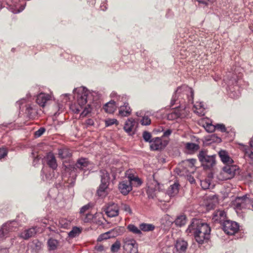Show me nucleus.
<instances>
[{
	"instance_id": "1",
	"label": "nucleus",
	"mask_w": 253,
	"mask_h": 253,
	"mask_svg": "<svg viewBox=\"0 0 253 253\" xmlns=\"http://www.w3.org/2000/svg\"><path fill=\"white\" fill-rule=\"evenodd\" d=\"M77 93V102L72 104L70 108L75 113H79L82 109L81 117H85L91 112L92 108L89 104L86 105L87 99L90 94L89 91L85 87L81 86L74 90Z\"/></svg>"
},
{
	"instance_id": "2",
	"label": "nucleus",
	"mask_w": 253,
	"mask_h": 253,
	"mask_svg": "<svg viewBox=\"0 0 253 253\" xmlns=\"http://www.w3.org/2000/svg\"><path fill=\"white\" fill-rule=\"evenodd\" d=\"M187 234H193L196 241L200 244L208 240L210 236L211 228L209 225L200 220L193 219L186 230Z\"/></svg>"
},
{
	"instance_id": "3",
	"label": "nucleus",
	"mask_w": 253,
	"mask_h": 253,
	"mask_svg": "<svg viewBox=\"0 0 253 253\" xmlns=\"http://www.w3.org/2000/svg\"><path fill=\"white\" fill-rule=\"evenodd\" d=\"M194 90L187 85H183L178 87L171 100V106L174 105L176 101L180 105L184 104L187 100L188 103H193Z\"/></svg>"
},
{
	"instance_id": "4",
	"label": "nucleus",
	"mask_w": 253,
	"mask_h": 253,
	"mask_svg": "<svg viewBox=\"0 0 253 253\" xmlns=\"http://www.w3.org/2000/svg\"><path fill=\"white\" fill-rule=\"evenodd\" d=\"M198 157L202 166L205 169H210L215 165V155H208L206 151H200Z\"/></svg>"
},
{
	"instance_id": "5",
	"label": "nucleus",
	"mask_w": 253,
	"mask_h": 253,
	"mask_svg": "<svg viewBox=\"0 0 253 253\" xmlns=\"http://www.w3.org/2000/svg\"><path fill=\"white\" fill-rule=\"evenodd\" d=\"M238 171V167L236 165H227L217 175L219 180H226L232 178Z\"/></svg>"
},
{
	"instance_id": "6",
	"label": "nucleus",
	"mask_w": 253,
	"mask_h": 253,
	"mask_svg": "<svg viewBox=\"0 0 253 253\" xmlns=\"http://www.w3.org/2000/svg\"><path fill=\"white\" fill-rule=\"evenodd\" d=\"M101 184L97 191V194L100 197H105L107 194V190L108 187L110 176L108 172L105 169L100 170Z\"/></svg>"
},
{
	"instance_id": "7",
	"label": "nucleus",
	"mask_w": 253,
	"mask_h": 253,
	"mask_svg": "<svg viewBox=\"0 0 253 253\" xmlns=\"http://www.w3.org/2000/svg\"><path fill=\"white\" fill-rule=\"evenodd\" d=\"M123 244L124 253H138V244L134 239L125 238Z\"/></svg>"
},
{
	"instance_id": "8",
	"label": "nucleus",
	"mask_w": 253,
	"mask_h": 253,
	"mask_svg": "<svg viewBox=\"0 0 253 253\" xmlns=\"http://www.w3.org/2000/svg\"><path fill=\"white\" fill-rule=\"evenodd\" d=\"M250 203L251 199L247 195H245L236 198L233 202V206L236 211L241 210L249 208Z\"/></svg>"
},
{
	"instance_id": "9",
	"label": "nucleus",
	"mask_w": 253,
	"mask_h": 253,
	"mask_svg": "<svg viewBox=\"0 0 253 253\" xmlns=\"http://www.w3.org/2000/svg\"><path fill=\"white\" fill-rule=\"evenodd\" d=\"M239 229L238 224L233 221L226 220L223 223V230L224 232L229 235L235 234Z\"/></svg>"
},
{
	"instance_id": "10",
	"label": "nucleus",
	"mask_w": 253,
	"mask_h": 253,
	"mask_svg": "<svg viewBox=\"0 0 253 253\" xmlns=\"http://www.w3.org/2000/svg\"><path fill=\"white\" fill-rule=\"evenodd\" d=\"M105 211L108 216L110 217H116L119 215V208L117 204L109 203L106 206Z\"/></svg>"
},
{
	"instance_id": "11",
	"label": "nucleus",
	"mask_w": 253,
	"mask_h": 253,
	"mask_svg": "<svg viewBox=\"0 0 253 253\" xmlns=\"http://www.w3.org/2000/svg\"><path fill=\"white\" fill-rule=\"evenodd\" d=\"M160 190V186L159 183L155 180H153V182L148 184V189L147 191V195L149 198L154 199L156 196V193Z\"/></svg>"
},
{
	"instance_id": "12",
	"label": "nucleus",
	"mask_w": 253,
	"mask_h": 253,
	"mask_svg": "<svg viewBox=\"0 0 253 253\" xmlns=\"http://www.w3.org/2000/svg\"><path fill=\"white\" fill-rule=\"evenodd\" d=\"M37 232V227L30 228L25 229L19 234V237L24 240H28L29 238L34 237Z\"/></svg>"
},
{
	"instance_id": "13",
	"label": "nucleus",
	"mask_w": 253,
	"mask_h": 253,
	"mask_svg": "<svg viewBox=\"0 0 253 253\" xmlns=\"http://www.w3.org/2000/svg\"><path fill=\"white\" fill-rule=\"evenodd\" d=\"M119 189L122 194L126 195L132 190L131 181L129 180L122 181L119 184Z\"/></svg>"
},
{
	"instance_id": "14",
	"label": "nucleus",
	"mask_w": 253,
	"mask_h": 253,
	"mask_svg": "<svg viewBox=\"0 0 253 253\" xmlns=\"http://www.w3.org/2000/svg\"><path fill=\"white\" fill-rule=\"evenodd\" d=\"M51 96L44 93H41L37 96L36 102L41 107H44L47 102L50 100Z\"/></svg>"
},
{
	"instance_id": "15",
	"label": "nucleus",
	"mask_w": 253,
	"mask_h": 253,
	"mask_svg": "<svg viewBox=\"0 0 253 253\" xmlns=\"http://www.w3.org/2000/svg\"><path fill=\"white\" fill-rule=\"evenodd\" d=\"M226 215L224 211L218 210L214 211L213 214L212 220L215 222L222 223L225 220Z\"/></svg>"
},
{
	"instance_id": "16",
	"label": "nucleus",
	"mask_w": 253,
	"mask_h": 253,
	"mask_svg": "<svg viewBox=\"0 0 253 253\" xmlns=\"http://www.w3.org/2000/svg\"><path fill=\"white\" fill-rule=\"evenodd\" d=\"M137 122L132 118H129L126 122L124 129L128 133L130 134L134 129Z\"/></svg>"
},
{
	"instance_id": "17",
	"label": "nucleus",
	"mask_w": 253,
	"mask_h": 253,
	"mask_svg": "<svg viewBox=\"0 0 253 253\" xmlns=\"http://www.w3.org/2000/svg\"><path fill=\"white\" fill-rule=\"evenodd\" d=\"M218 155L221 161L227 165H230L233 163L232 159L229 156L228 153L225 150H221L218 152Z\"/></svg>"
},
{
	"instance_id": "18",
	"label": "nucleus",
	"mask_w": 253,
	"mask_h": 253,
	"mask_svg": "<svg viewBox=\"0 0 253 253\" xmlns=\"http://www.w3.org/2000/svg\"><path fill=\"white\" fill-rule=\"evenodd\" d=\"M187 243L183 239H178L175 244V248L179 253H184L187 248Z\"/></svg>"
},
{
	"instance_id": "19",
	"label": "nucleus",
	"mask_w": 253,
	"mask_h": 253,
	"mask_svg": "<svg viewBox=\"0 0 253 253\" xmlns=\"http://www.w3.org/2000/svg\"><path fill=\"white\" fill-rule=\"evenodd\" d=\"M131 112V109L128 106V104L125 102L124 105L121 106L119 111V116L121 117H127Z\"/></svg>"
},
{
	"instance_id": "20",
	"label": "nucleus",
	"mask_w": 253,
	"mask_h": 253,
	"mask_svg": "<svg viewBox=\"0 0 253 253\" xmlns=\"http://www.w3.org/2000/svg\"><path fill=\"white\" fill-rule=\"evenodd\" d=\"M164 148L162 140L159 137H156L151 142L150 148L152 150H158Z\"/></svg>"
},
{
	"instance_id": "21",
	"label": "nucleus",
	"mask_w": 253,
	"mask_h": 253,
	"mask_svg": "<svg viewBox=\"0 0 253 253\" xmlns=\"http://www.w3.org/2000/svg\"><path fill=\"white\" fill-rule=\"evenodd\" d=\"M193 111L199 116H203L205 114V108L203 102H196L193 105Z\"/></svg>"
},
{
	"instance_id": "22",
	"label": "nucleus",
	"mask_w": 253,
	"mask_h": 253,
	"mask_svg": "<svg viewBox=\"0 0 253 253\" xmlns=\"http://www.w3.org/2000/svg\"><path fill=\"white\" fill-rule=\"evenodd\" d=\"M179 184L177 182H174L171 185L167 190V194L170 197H174L179 192Z\"/></svg>"
},
{
	"instance_id": "23",
	"label": "nucleus",
	"mask_w": 253,
	"mask_h": 253,
	"mask_svg": "<svg viewBox=\"0 0 253 253\" xmlns=\"http://www.w3.org/2000/svg\"><path fill=\"white\" fill-rule=\"evenodd\" d=\"M89 165V162L87 159L85 158H81L79 159L76 164V168L81 170H85L87 169V167Z\"/></svg>"
},
{
	"instance_id": "24",
	"label": "nucleus",
	"mask_w": 253,
	"mask_h": 253,
	"mask_svg": "<svg viewBox=\"0 0 253 253\" xmlns=\"http://www.w3.org/2000/svg\"><path fill=\"white\" fill-rule=\"evenodd\" d=\"M47 165L53 169H56L57 164L55 156L52 153H49L46 157Z\"/></svg>"
},
{
	"instance_id": "25",
	"label": "nucleus",
	"mask_w": 253,
	"mask_h": 253,
	"mask_svg": "<svg viewBox=\"0 0 253 253\" xmlns=\"http://www.w3.org/2000/svg\"><path fill=\"white\" fill-rule=\"evenodd\" d=\"M117 105L114 100L107 103L103 107L105 111L108 113H113L116 109Z\"/></svg>"
},
{
	"instance_id": "26",
	"label": "nucleus",
	"mask_w": 253,
	"mask_h": 253,
	"mask_svg": "<svg viewBox=\"0 0 253 253\" xmlns=\"http://www.w3.org/2000/svg\"><path fill=\"white\" fill-rule=\"evenodd\" d=\"M241 149L244 153V157L253 162V152L250 148L246 145H241Z\"/></svg>"
},
{
	"instance_id": "27",
	"label": "nucleus",
	"mask_w": 253,
	"mask_h": 253,
	"mask_svg": "<svg viewBox=\"0 0 253 253\" xmlns=\"http://www.w3.org/2000/svg\"><path fill=\"white\" fill-rule=\"evenodd\" d=\"M202 123H203V126L207 132H212L215 130V125H212L209 120L204 119L202 120Z\"/></svg>"
},
{
	"instance_id": "28",
	"label": "nucleus",
	"mask_w": 253,
	"mask_h": 253,
	"mask_svg": "<svg viewBox=\"0 0 253 253\" xmlns=\"http://www.w3.org/2000/svg\"><path fill=\"white\" fill-rule=\"evenodd\" d=\"M38 109L35 105H29L26 108V113L30 119H33L37 115Z\"/></svg>"
},
{
	"instance_id": "29",
	"label": "nucleus",
	"mask_w": 253,
	"mask_h": 253,
	"mask_svg": "<svg viewBox=\"0 0 253 253\" xmlns=\"http://www.w3.org/2000/svg\"><path fill=\"white\" fill-rule=\"evenodd\" d=\"M58 154L59 157L62 159L69 158L72 155L70 150L66 148L58 149Z\"/></svg>"
},
{
	"instance_id": "30",
	"label": "nucleus",
	"mask_w": 253,
	"mask_h": 253,
	"mask_svg": "<svg viewBox=\"0 0 253 253\" xmlns=\"http://www.w3.org/2000/svg\"><path fill=\"white\" fill-rule=\"evenodd\" d=\"M229 89L230 90L229 95L230 97L237 98L240 96L241 93L237 85H234L232 88L229 87Z\"/></svg>"
},
{
	"instance_id": "31",
	"label": "nucleus",
	"mask_w": 253,
	"mask_h": 253,
	"mask_svg": "<svg viewBox=\"0 0 253 253\" xmlns=\"http://www.w3.org/2000/svg\"><path fill=\"white\" fill-rule=\"evenodd\" d=\"M139 228L141 232H150L155 229V226L153 224L142 223L139 225Z\"/></svg>"
},
{
	"instance_id": "32",
	"label": "nucleus",
	"mask_w": 253,
	"mask_h": 253,
	"mask_svg": "<svg viewBox=\"0 0 253 253\" xmlns=\"http://www.w3.org/2000/svg\"><path fill=\"white\" fill-rule=\"evenodd\" d=\"M186 220L185 215H180L176 217L174 220V223L177 226L181 227L186 224Z\"/></svg>"
},
{
	"instance_id": "33",
	"label": "nucleus",
	"mask_w": 253,
	"mask_h": 253,
	"mask_svg": "<svg viewBox=\"0 0 253 253\" xmlns=\"http://www.w3.org/2000/svg\"><path fill=\"white\" fill-rule=\"evenodd\" d=\"M70 221L67 220L65 218H60L58 221V223L56 224L58 226L61 228L67 229L70 226Z\"/></svg>"
},
{
	"instance_id": "34",
	"label": "nucleus",
	"mask_w": 253,
	"mask_h": 253,
	"mask_svg": "<svg viewBox=\"0 0 253 253\" xmlns=\"http://www.w3.org/2000/svg\"><path fill=\"white\" fill-rule=\"evenodd\" d=\"M129 181H131V185L139 186L141 185L142 181L138 177L134 176L133 175H129L128 177Z\"/></svg>"
},
{
	"instance_id": "35",
	"label": "nucleus",
	"mask_w": 253,
	"mask_h": 253,
	"mask_svg": "<svg viewBox=\"0 0 253 253\" xmlns=\"http://www.w3.org/2000/svg\"><path fill=\"white\" fill-rule=\"evenodd\" d=\"M8 229L9 232L14 231L18 227V224L16 221H11L7 222L4 224Z\"/></svg>"
},
{
	"instance_id": "36",
	"label": "nucleus",
	"mask_w": 253,
	"mask_h": 253,
	"mask_svg": "<svg viewBox=\"0 0 253 253\" xmlns=\"http://www.w3.org/2000/svg\"><path fill=\"white\" fill-rule=\"evenodd\" d=\"M42 247V244L38 240H34L33 241L31 248L35 253L39 252Z\"/></svg>"
},
{
	"instance_id": "37",
	"label": "nucleus",
	"mask_w": 253,
	"mask_h": 253,
	"mask_svg": "<svg viewBox=\"0 0 253 253\" xmlns=\"http://www.w3.org/2000/svg\"><path fill=\"white\" fill-rule=\"evenodd\" d=\"M58 242L57 240L52 238L49 239L47 241V245L49 250H55L57 249Z\"/></svg>"
},
{
	"instance_id": "38",
	"label": "nucleus",
	"mask_w": 253,
	"mask_h": 253,
	"mask_svg": "<svg viewBox=\"0 0 253 253\" xmlns=\"http://www.w3.org/2000/svg\"><path fill=\"white\" fill-rule=\"evenodd\" d=\"M127 229L129 231L133 233V234L141 235L142 232L141 231L140 228H137L135 225L133 224H129L127 226Z\"/></svg>"
},
{
	"instance_id": "39",
	"label": "nucleus",
	"mask_w": 253,
	"mask_h": 253,
	"mask_svg": "<svg viewBox=\"0 0 253 253\" xmlns=\"http://www.w3.org/2000/svg\"><path fill=\"white\" fill-rule=\"evenodd\" d=\"M185 147L190 152H193L199 149V145L194 143H187Z\"/></svg>"
},
{
	"instance_id": "40",
	"label": "nucleus",
	"mask_w": 253,
	"mask_h": 253,
	"mask_svg": "<svg viewBox=\"0 0 253 253\" xmlns=\"http://www.w3.org/2000/svg\"><path fill=\"white\" fill-rule=\"evenodd\" d=\"M81 232V229L77 227H74L72 230L69 232L68 236L70 238H74L78 236Z\"/></svg>"
},
{
	"instance_id": "41",
	"label": "nucleus",
	"mask_w": 253,
	"mask_h": 253,
	"mask_svg": "<svg viewBox=\"0 0 253 253\" xmlns=\"http://www.w3.org/2000/svg\"><path fill=\"white\" fill-rule=\"evenodd\" d=\"M4 224L2 225L0 229V239H3L8 236L9 230Z\"/></svg>"
},
{
	"instance_id": "42",
	"label": "nucleus",
	"mask_w": 253,
	"mask_h": 253,
	"mask_svg": "<svg viewBox=\"0 0 253 253\" xmlns=\"http://www.w3.org/2000/svg\"><path fill=\"white\" fill-rule=\"evenodd\" d=\"M121 246V242L117 240L111 247V251L112 253H117L120 249Z\"/></svg>"
},
{
	"instance_id": "43",
	"label": "nucleus",
	"mask_w": 253,
	"mask_h": 253,
	"mask_svg": "<svg viewBox=\"0 0 253 253\" xmlns=\"http://www.w3.org/2000/svg\"><path fill=\"white\" fill-rule=\"evenodd\" d=\"M81 218L84 222H89L93 218V215L90 213H87L85 214L82 215Z\"/></svg>"
},
{
	"instance_id": "44",
	"label": "nucleus",
	"mask_w": 253,
	"mask_h": 253,
	"mask_svg": "<svg viewBox=\"0 0 253 253\" xmlns=\"http://www.w3.org/2000/svg\"><path fill=\"white\" fill-rule=\"evenodd\" d=\"M110 232H107L106 233L101 234L98 237L97 241H102V240H106L107 239L111 238V236L110 235Z\"/></svg>"
},
{
	"instance_id": "45",
	"label": "nucleus",
	"mask_w": 253,
	"mask_h": 253,
	"mask_svg": "<svg viewBox=\"0 0 253 253\" xmlns=\"http://www.w3.org/2000/svg\"><path fill=\"white\" fill-rule=\"evenodd\" d=\"M201 185L203 189H207L210 188V182L209 180L205 179L204 180L201 181Z\"/></svg>"
},
{
	"instance_id": "46",
	"label": "nucleus",
	"mask_w": 253,
	"mask_h": 253,
	"mask_svg": "<svg viewBox=\"0 0 253 253\" xmlns=\"http://www.w3.org/2000/svg\"><path fill=\"white\" fill-rule=\"evenodd\" d=\"M151 134L150 132L145 131L143 133V138L144 140L146 142H151Z\"/></svg>"
},
{
	"instance_id": "47",
	"label": "nucleus",
	"mask_w": 253,
	"mask_h": 253,
	"mask_svg": "<svg viewBox=\"0 0 253 253\" xmlns=\"http://www.w3.org/2000/svg\"><path fill=\"white\" fill-rule=\"evenodd\" d=\"M140 122L142 125L147 126L151 124V120L148 116H144Z\"/></svg>"
},
{
	"instance_id": "48",
	"label": "nucleus",
	"mask_w": 253,
	"mask_h": 253,
	"mask_svg": "<svg viewBox=\"0 0 253 253\" xmlns=\"http://www.w3.org/2000/svg\"><path fill=\"white\" fill-rule=\"evenodd\" d=\"M114 124H118L117 120L115 119H109L105 121L106 126H110Z\"/></svg>"
},
{
	"instance_id": "49",
	"label": "nucleus",
	"mask_w": 253,
	"mask_h": 253,
	"mask_svg": "<svg viewBox=\"0 0 253 253\" xmlns=\"http://www.w3.org/2000/svg\"><path fill=\"white\" fill-rule=\"evenodd\" d=\"M45 128L43 127H41L38 130L35 132V136L36 137H39L45 132Z\"/></svg>"
},
{
	"instance_id": "50",
	"label": "nucleus",
	"mask_w": 253,
	"mask_h": 253,
	"mask_svg": "<svg viewBox=\"0 0 253 253\" xmlns=\"http://www.w3.org/2000/svg\"><path fill=\"white\" fill-rule=\"evenodd\" d=\"M90 206L89 204L86 205L83 207L81 208L80 209V214L82 215H84V213L87 211L90 208Z\"/></svg>"
},
{
	"instance_id": "51",
	"label": "nucleus",
	"mask_w": 253,
	"mask_h": 253,
	"mask_svg": "<svg viewBox=\"0 0 253 253\" xmlns=\"http://www.w3.org/2000/svg\"><path fill=\"white\" fill-rule=\"evenodd\" d=\"M215 129L219 130L222 132L226 131V128L223 124H217L215 125Z\"/></svg>"
},
{
	"instance_id": "52",
	"label": "nucleus",
	"mask_w": 253,
	"mask_h": 253,
	"mask_svg": "<svg viewBox=\"0 0 253 253\" xmlns=\"http://www.w3.org/2000/svg\"><path fill=\"white\" fill-rule=\"evenodd\" d=\"M199 3L208 5L210 4L213 3L215 0H197Z\"/></svg>"
},
{
	"instance_id": "53",
	"label": "nucleus",
	"mask_w": 253,
	"mask_h": 253,
	"mask_svg": "<svg viewBox=\"0 0 253 253\" xmlns=\"http://www.w3.org/2000/svg\"><path fill=\"white\" fill-rule=\"evenodd\" d=\"M7 151L4 148H0V159L4 158L7 155Z\"/></svg>"
},
{
	"instance_id": "54",
	"label": "nucleus",
	"mask_w": 253,
	"mask_h": 253,
	"mask_svg": "<svg viewBox=\"0 0 253 253\" xmlns=\"http://www.w3.org/2000/svg\"><path fill=\"white\" fill-rule=\"evenodd\" d=\"M212 204L211 205L210 204L208 205V207L211 208H212L213 206H214L217 203V197L216 196H212Z\"/></svg>"
},
{
	"instance_id": "55",
	"label": "nucleus",
	"mask_w": 253,
	"mask_h": 253,
	"mask_svg": "<svg viewBox=\"0 0 253 253\" xmlns=\"http://www.w3.org/2000/svg\"><path fill=\"white\" fill-rule=\"evenodd\" d=\"M123 209L125 211L127 212L129 214H131V213H132L130 207H129V206H128V205H127L126 204H124V205H123Z\"/></svg>"
},
{
	"instance_id": "56",
	"label": "nucleus",
	"mask_w": 253,
	"mask_h": 253,
	"mask_svg": "<svg viewBox=\"0 0 253 253\" xmlns=\"http://www.w3.org/2000/svg\"><path fill=\"white\" fill-rule=\"evenodd\" d=\"M234 76H235V75H234ZM227 83L229 85L231 84H233L234 83L236 84L237 81L236 80L235 77H232V79H230L228 80V81H227Z\"/></svg>"
},
{
	"instance_id": "57",
	"label": "nucleus",
	"mask_w": 253,
	"mask_h": 253,
	"mask_svg": "<svg viewBox=\"0 0 253 253\" xmlns=\"http://www.w3.org/2000/svg\"><path fill=\"white\" fill-rule=\"evenodd\" d=\"M85 124L87 127L91 126L94 125V121L93 120L89 119L85 121Z\"/></svg>"
},
{
	"instance_id": "58",
	"label": "nucleus",
	"mask_w": 253,
	"mask_h": 253,
	"mask_svg": "<svg viewBox=\"0 0 253 253\" xmlns=\"http://www.w3.org/2000/svg\"><path fill=\"white\" fill-rule=\"evenodd\" d=\"M172 131L171 129H168L164 132L163 137H169L171 134Z\"/></svg>"
},
{
	"instance_id": "59",
	"label": "nucleus",
	"mask_w": 253,
	"mask_h": 253,
	"mask_svg": "<svg viewBox=\"0 0 253 253\" xmlns=\"http://www.w3.org/2000/svg\"><path fill=\"white\" fill-rule=\"evenodd\" d=\"M186 161V162L189 163V164L191 165V167L194 166V164L196 163V160L193 159H188V160H187Z\"/></svg>"
},
{
	"instance_id": "60",
	"label": "nucleus",
	"mask_w": 253,
	"mask_h": 253,
	"mask_svg": "<svg viewBox=\"0 0 253 253\" xmlns=\"http://www.w3.org/2000/svg\"><path fill=\"white\" fill-rule=\"evenodd\" d=\"M96 249L98 251L101 252L104 250V247L102 245H98L96 247Z\"/></svg>"
},
{
	"instance_id": "61",
	"label": "nucleus",
	"mask_w": 253,
	"mask_h": 253,
	"mask_svg": "<svg viewBox=\"0 0 253 253\" xmlns=\"http://www.w3.org/2000/svg\"><path fill=\"white\" fill-rule=\"evenodd\" d=\"M46 178L47 180H49L51 178V174L49 173V175L46 174Z\"/></svg>"
},
{
	"instance_id": "62",
	"label": "nucleus",
	"mask_w": 253,
	"mask_h": 253,
	"mask_svg": "<svg viewBox=\"0 0 253 253\" xmlns=\"http://www.w3.org/2000/svg\"><path fill=\"white\" fill-rule=\"evenodd\" d=\"M250 145L253 148V136L252 137L250 141Z\"/></svg>"
},
{
	"instance_id": "63",
	"label": "nucleus",
	"mask_w": 253,
	"mask_h": 253,
	"mask_svg": "<svg viewBox=\"0 0 253 253\" xmlns=\"http://www.w3.org/2000/svg\"><path fill=\"white\" fill-rule=\"evenodd\" d=\"M119 99H121L122 101H124L126 99V97H124V96H122L121 97V96H119Z\"/></svg>"
},
{
	"instance_id": "64",
	"label": "nucleus",
	"mask_w": 253,
	"mask_h": 253,
	"mask_svg": "<svg viewBox=\"0 0 253 253\" xmlns=\"http://www.w3.org/2000/svg\"><path fill=\"white\" fill-rule=\"evenodd\" d=\"M250 28L251 31L253 32V24L250 26Z\"/></svg>"
}]
</instances>
